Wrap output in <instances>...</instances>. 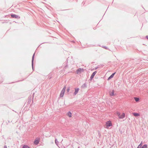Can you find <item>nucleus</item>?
Returning a JSON list of instances; mask_svg holds the SVG:
<instances>
[{
  "mask_svg": "<svg viewBox=\"0 0 148 148\" xmlns=\"http://www.w3.org/2000/svg\"><path fill=\"white\" fill-rule=\"evenodd\" d=\"M116 114L119 118L120 119H123L125 116V114L124 113H123L121 115L120 113L119 112H117Z\"/></svg>",
  "mask_w": 148,
  "mask_h": 148,
  "instance_id": "1",
  "label": "nucleus"
},
{
  "mask_svg": "<svg viewBox=\"0 0 148 148\" xmlns=\"http://www.w3.org/2000/svg\"><path fill=\"white\" fill-rule=\"evenodd\" d=\"M106 125L107 128H108L109 127L112 126V124L111 121H108L106 122Z\"/></svg>",
  "mask_w": 148,
  "mask_h": 148,
  "instance_id": "2",
  "label": "nucleus"
},
{
  "mask_svg": "<svg viewBox=\"0 0 148 148\" xmlns=\"http://www.w3.org/2000/svg\"><path fill=\"white\" fill-rule=\"evenodd\" d=\"M109 93L110 97H112V96H116V93H114V90H113L112 92L109 91Z\"/></svg>",
  "mask_w": 148,
  "mask_h": 148,
  "instance_id": "3",
  "label": "nucleus"
},
{
  "mask_svg": "<svg viewBox=\"0 0 148 148\" xmlns=\"http://www.w3.org/2000/svg\"><path fill=\"white\" fill-rule=\"evenodd\" d=\"M35 53H34L33 55L32 60V66L33 71L34 70V60L35 57Z\"/></svg>",
  "mask_w": 148,
  "mask_h": 148,
  "instance_id": "4",
  "label": "nucleus"
},
{
  "mask_svg": "<svg viewBox=\"0 0 148 148\" xmlns=\"http://www.w3.org/2000/svg\"><path fill=\"white\" fill-rule=\"evenodd\" d=\"M10 15L12 18H16L17 19H19L20 18L19 16L13 14H11Z\"/></svg>",
  "mask_w": 148,
  "mask_h": 148,
  "instance_id": "5",
  "label": "nucleus"
},
{
  "mask_svg": "<svg viewBox=\"0 0 148 148\" xmlns=\"http://www.w3.org/2000/svg\"><path fill=\"white\" fill-rule=\"evenodd\" d=\"M84 71V69L83 68H79L76 71V73L77 74H80Z\"/></svg>",
  "mask_w": 148,
  "mask_h": 148,
  "instance_id": "6",
  "label": "nucleus"
},
{
  "mask_svg": "<svg viewBox=\"0 0 148 148\" xmlns=\"http://www.w3.org/2000/svg\"><path fill=\"white\" fill-rule=\"evenodd\" d=\"M97 73V71H95L92 73L89 79L90 81H91L93 79Z\"/></svg>",
  "mask_w": 148,
  "mask_h": 148,
  "instance_id": "7",
  "label": "nucleus"
},
{
  "mask_svg": "<svg viewBox=\"0 0 148 148\" xmlns=\"http://www.w3.org/2000/svg\"><path fill=\"white\" fill-rule=\"evenodd\" d=\"M74 89L75 92L73 93V95L74 96L75 95L77 94L79 92V89L78 88H74Z\"/></svg>",
  "mask_w": 148,
  "mask_h": 148,
  "instance_id": "8",
  "label": "nucleus"
},
{
  "mask_svg": "<svg viewBox=\"0 0 148 148\" xmlns=\"http://www.w3.org/2000/svg\"><path fill=\"white\" fill-rule=\"evenodd\" d=\"M40 139L39 138H36L34 141V143L35 145H37L39 143Z\"/></svg>",
  "mask_w": 148,
  "mask_h": 148,
  "instance_id": "9",
  "label": "nucleus"
},
{
  "mask_svg": "<svg viewBox=\"0 0 148 148\" xmlns=\"http://www.w3.org/2000/svg\"><path fill=\"white\" fill-rule=\"evenodd\" d=\"M116 72H115L112 73L108 78V80H109L112 78L115 74Z\"/></svg>",
  "mask_w": 148,
  "mask_h": 148,
  "instance_id": "10",
  "label": "nucleus"
},
{
  "mask_svg": "<svg viewBox=\"0 0 148 148\" xmlns=\"http://www.w3.org/2000/svg\"><path fill=\"white\" fill-rule=\"evenodd\" d=\"M64 93H65L64 91L61 90V91L60 92V94L59 98H61V97H63L64 96Z\"/></svg>",
  "mask_w": 148,
  "mask_h": 148,
  "instance_id": "11",
  "label": "nucleus"
},
{
  "mask_svg": "<svg viewBox=\"0 0 148 148\" xmlns=\"http://www.w3.org/2000/svg\"><path fill=\"white\" fill-rule=\"evenodd\" d=\"M68 58L67 59L66 61V62L64 63V65L65 66H64V68L66 69L67 67H68Z\"/></svg>",
  "mask_w": 148,
  "mask_h": 148,
  "instance_id": "12",
  "label": "nucleus"
},
{
  "mask_svg": "<svg viewBox=\"0 0 148 148\" xmlns=\"http://www.w3.org/2000/svg\"><path fill=\"white\" fill-rule=\"evenodd\" d=\"M31 102V96H29L28 98V99L27 100V103L29 104H30Z\"/></svg>",
  "mask_w": 148,
  "mask_h": 148,
  "instance_id": "13",
  "label": "nucleus"
},
{
  "mask_svg": "<svg viewBox=\"0 0 148 148\" xmlns=\"http://www.w3.org/2000/svg\"><path fill=\"white\" fill-rule=\"evenodd\" d=\"M132 114L135 116H140V114L139 113H136V112H134L132 113Z\"/></svg>",
  "mask_w": 148,
  "mask_h": 148,
  "instance_id": "14",
  "label": "nucleus"
},
{
  "mask_svg": "<svg viewBox=\"0 0 148 148\" xmlns=\"http://www.w3.org/2000/svg\"><path fill=\"white\" fill-rule=\"evenodd\" d=\"M67 115L69 117H72V113L71 112L69 111L67 113Z\"/></svg>",
  "mask_w": 148,
  "mask_h": 148,
  "instance_id": "15",
  "label": "nucleus"
},
{
  "mask_svg": "<svg viewBox=\"0 0 148 148\" xmlns=\"http://www.w3.org/2000/svg\"><path fill=\"white\" fill-rule=\"evenodd\" d=\"M87 87V85L86 84V83H85L84 84H83L82 86L81 87L82 88H85Z\"/></svg>",
  "mask_w": 148,
  "mask_h": 148,
  "instance_id": "16",
  "label": "nucleus"
},
{
  "mask_svg": "<svg viewBox=\"0 0 148 148\" xmlns=\"http://www.w3.org/2000/svg\"><path fill=\"white\" fill-rule=\"evenodd\" d=\"M134 99L136 102H138L140 100V98L139 97H134Z\"/></svg>",
  "mask_w": 148,
  "mask_h": 148,
  "instance_id": "17",
  "label": "nucleus"
},
{
  "mask_svg": "<svg viewBox=\"0 0 148 148\" xmlns=\"http://www.w3.org/2000/svg\"><path fill=\"white\" fill-rule=\"evenodd\" d=\"M143 144V142L142 141H141L140 144L138 146L137 148H141Z\"/></svg>",
  "mask_w": 148,
  "mask_h": 148,
  "instance_id": "18",
  "label": "nucleus"
},
{
  "mask_svg": "<svg viewBox=\"0 0 148 148\" xmlns=\"http://www.w3.org/2000/svg\"><path fill=\"white\" fill-rule=\"evenodd\" d=\"M23 148H29V147L27 145H24L23 146Z\"/></svg>",
  "mask_w": 148,
  "mask_h": 148,
  "instance_id": "19",
  "label": "nucleus"
},
{
  "mask_svg": "<svg viewBox=\"0 0 148 148\" xmlns=\"http://www.w3.org/2000/svg\"><path fill=\"white\" fill-rule=\"evenodd\" d=\"M147 144L144 145L141 147V148H147Z\"/></svg>",
  "mask_w": 148,
  "mask_h": 148,
  "instance_id": "20",
  "label": "nucleus"
},
{
  "mask_svg": "<svg viewBox=\"0 0 148 148\" xmlns=\"http://www.w3.org/2000/svg\"><path fill=\"white\" fill-rule=\"evenodd\" d=\"M34 93L33 94V95H32V103H33L34 102Z\"/></svg>",
  "mask_w": 148,
  "mask_h": 148,
  "instance_id": "21",
  "label": "nucleus"
},
{
  "mask_svg": "<svg viewBox=\"0 0 148 148\" xmlns=\"http://www.w3.org/2000/svg\"><path fill=\"white\" fill-rule=\"evenodd\" d=\"M55 143L56 144V145L58 146V141L57 139H55Z\"/></svg>",
  "mask_w": 148,
  "mask_h": 148,
  "instance_id": "22",
  "label": "nucleus"
},
{
  "mask_svg": "<svg viewBox=\"0 0 148 148\" xmlns=\"http://www.w3.org/2000/svg\"><path fill=\"white\" fill-rule=\"evenodd\" d=\"M66 88V86H64V87L63 88V89L62 90V91H64L65 92Z\"/></svg>",
  "mask_w": 148,
  "mask_h": 148,
  "instance_id": "23",
  "label": "nucleus"
},
{
  "mask_svg": "<svg viewBox=\"0 0 148 148\" xmlns=\"http://www.w3.org/2000/svg\"><path fill=\"white\" fill-rule=\"evenodd\" d=\"M70 88L69 87L67 88L66 91H67V92H69V90H70Z\"/></svg>",
  "mask_w": 148,
  "mask_h": 148,
  "instance_id": "24",
  "label": "nucleus"
},
{
  "mask_svg": "<svg viewBox=\"0 0 148 148\" xmlns=\"http://www.w3.org/2000/svg\"><path fill=\"white\" fill-rule=\"evenodd\" d=\"M84 1H83V2H82V4H83V5H84V4L85 3H87V4H88V3H87V1H86V0L85 1V2H84Z\"/></svg>",
  "mask_w": 148,
  "mask_h": 148,
  "instance_id": "25",
  "label": "nucleus"
},
{
  "mask_svg": "<svg viewBox=\"0 0 148 148\" xmlns=\"http://www.w3.org/2000/svg\"><path fill=\"white\" fill-rule=\"evenodd\" d=\"M99 67V66H97L94 68V69L95 70H97Z\"/></svg>",
  "mask_w": 148,
  "mask_h": 148,
  "instance_id": "26",
  "label": "nucleus"
},
{
  "mask_svg": "<svg viewBox=\"0 0 148 148\" xmlns=\"http://www.w3.org/2000/svg\"><path fill=\"white\" fill-rule=\"evenodd\" d=\"M103 47L104 48H105L106 49H108V47H106V46H103Z\"/></svg>",
  "mask_w": 148,
  "mask_h": 148,
  "instance_id": "27",
  "label": "nucleus"
},
{
  "mask_svg": "<svg viewBox=\"0 0 148 148\" xmlns=\"http://www.w3.org/2000/svg\"><path fill=\"white\" fill-rule=\"evenodd\" d=\"M145 38L147 40H148V35L146 36Z\"/></svg>",
  "mask_w": 148,
  "mask_h": 148,
  "instance_id": "28",
  "label": "nucleus"
},
{
  "mask_svg": "<svg viewBox=\"0 0 148 148\" xmlns=\"http://www.w3.org/2000/svg\"><path fill=\"white\" fill-rule=\"evenodd\" d=\"M98 134L99 136H101V133L100 132H98Z\"/></svg>",
  "mask_w": 148,
  "mask_h": 148,
  "instance_id": "29",
  "label": "nucleus"
},
{
  "mask_svg": "<svg viewBox=\"0 0 148 148\" xmlns=\"http://www.w3.org/2000/svg\"><path fill=\"white\" fill-rule=\"evenodd\" d=\"M4 148H7V146L6 145H4Z\"/></svg>",
  "mask_w": 148,
  "mask_h": 148,
  "instance_id": "30",
  "label": "nucleus"
},
{
  "mask_svg": "<svg viewBox=\"0 0 148 148\" xmlns=\"http://www.w3.org/2000/svg\"><path fill=\"white\" fill-rule=\"evenodd\" d=\"M25 79H23V80H20V81H17V82H19L20 81H23V80H25Z\"/></svg>",
  "mask_w": 148,
  "mask_h": 148,
  "instance_id": "31",
  "label": "nucleus"
},
{
  "mask_svg": "<svg viewBox=\"0 0 148 148\" xmlns=\"http://www.w3.org/2000/svg\"><path fill=\"white\" fill-rule=\"evenodd\" d=\"M9 16V15H5V17H7V16Z\"/></svg>",
  "mask_w": 148,
  "mask_h": 148,
  "instance_id": "32",
  "label": "nucleus"
},
{
  "mask_svg": "<svg viewBox=\"0 0 148 148\" xmlns=\"http://www.w3.org/2000/svg\"><path fill=\"white\" fill-rule=\"evenodd\" d=\"M2 23H5V22H2Z\"/></svg>",
  "mask_w": 148,
  "mask_h": 148,
  "instance_id": "33",
  "label": "nucleus"
},
{
  "mask_svg": "<svg viewBox=\"0 0 148 148\" xmlns=\"http://www.w3.org/2000/svg\"><path fill=\"white\" fill-rule=\"evenodd\" d=\"M8 21H7L5 22V23H8Z\"/></svg>",
  "mask_w": 148,
  "mask_h": 148,
  "instance_id": "34",
  "label": "nucleus"
},
{
  "mask_svg": "<svg viewBox=\"0 0 148 148\" xmlns=\"http://www.w3.org/2000/svg\"><path fill=\"white\" fill-rule=\"evenodd\" d=\"M8 122L9 123L10 122V121H8Z\"/></svg>",
  "mask_w": 148,
  "mask_h": 148,
  "instance_id": "35",
  "label": "nucleus"
}]
</instances>
